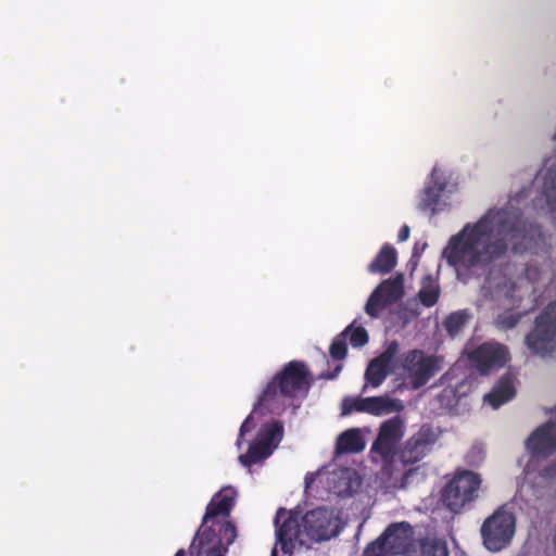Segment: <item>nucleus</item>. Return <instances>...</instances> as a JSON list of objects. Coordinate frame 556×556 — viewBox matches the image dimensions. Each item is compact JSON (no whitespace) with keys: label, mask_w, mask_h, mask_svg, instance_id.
Listing matches in <instances>:
<instances>
[{"label":"nucleus","mask_w":556,"mask_h":556,"mask_svg":"<svg viewBox=\"0 0 556 556\" xmlns=\"http://www.w3.org/2000/svg\"><path fill=\"white\" fill-rule=\"evenodd\" d=\"M546 201L556 211V167L549 168L544 178Z\"/></svg>","instance_id":"obj_28"},{"label":"nucleus","mask_w":556,"mask_h":556,"mask_svg":"<svg viewBox=\"0 0 556 556\" xmlns=\"http://www.w3.org/2000/svg\"><path fill=\"white\" fill-rule=\"evenodd\" d=\"M397 351H399V343L396 341H391L389 343V345L387 346V349L377 357L390 366V364L393 361L394 356L396 355Z\"/></svg>","instance_id":"obj_32"},{"label":"nucleus","mask_w":556,"mask_h":556,"mask_svg":"<svg viewBox=\"0 0 556 556\" xmlns=\"http://www.w3.org/2000/svg\"><path fill=\"white\" fill-rule=\"evenodd\" d=\"M419 315V312L417 309L409 311V317L416 318Z\"/></svg>","instance_id":"obj_42"},{"label":"nucleus","mask_w":556,"mask_h":556,"mask_svg":"<svg viewBox=\"0 0 556 556\" xmlns=\"http://www.w3.org/2000/svg\"><path fill=\"white\" fill-rule=\"evenodd\" d=\"M469 317L470 314L467 309H459L451 313L443 323L446 332L451 337L457 336L468 321Z\"/></svg>","instance_id":"obj_25"},{"label":"nucleus","mask_w":556,"mask_h":556,"mask_svg":"<svg viewBox=\"0 0 556 556\" xmlns=\"http://www.w3.org/2000/svg\"><path fill=\"white\" fill-rule=\"evenodd\" d=\"M403 282L404 280H381L366 302V314L378 318L387 307L397 303L404 295Z\"/></svg>","instance_id":"obj_11"},{"label":"nucleus","mask_w":556,"mask_h":556,"mask_svg":"<svg viewBox=\"0 0 556 556\" xmlns=\"http://www.w3.org/2000/svg\"><path fill=\"white\" fill-rule=\"evenodd\" d=\"M408 556H448L444 541L438 539H422L418 542V549H413Z\"/></svg>","instance_id":"obj_24"},{"label":"nucleus","mask_w":556,"mask_h":556,"mask_svg":"<svg viewBox=\"0 0 556 556\" xmlns=\"http://www.w3.org/2000/svg\"><path fill=\"white\" fill-rule=\"evenodd\" d=\"M414 536L413 527L406 522H392L384 531L364 548V556H393L410 554Z\"/></svg>","instance_id":"obj_4"},{"label":"nucleus","mask_w":556,"mask_h":556,"mask_svg":"<svg viewBox=\"0 0 556 556\" xmlns=\"http://www.w3.org/2000/svg\"><path fill=\"white\" fill-rule=\"evenodd\" d=\"M341 369H342V365H337L333 372L321 374L320 378H325V379H329V380L334 379L338 376V374L341 371Z\"/></svg>","instance_id":"obj_38"},{"label":"nucleus","mask_w":556,"mask_h":556,"mask_svg":"<svg viewBox=\"0 0 556 556\" xmlns=\"http://www.w3.org/2000/svg\"><path fill=\"white\" fill-rule=\"evenodd\" d=\"M403 435L404 425L400 417L395 416L383 421L371 445V453L378 454L384 460L392 459Z\"/></svg>","instance_id":"obj_12"},{"label":"nucleus","mask_w":556,"mask_h":556,"mask_svg":"<svg viewBox=\"0 0 556 556\" xmlns=\"http://www.w3.org/2000/svg\"><path fill=\"white\" fill-rule=\"evenodd\" d=\"M389 367L390 366L388 364L378 357L371 359L365 371L366 384L364 386L363 391H365L367 384L372 388L381 386L389 375Z\"/></svg>","instance_id":"obj_23"},{"label":"nucleus","mask_w":556,"mask_h":556,"mask_svg":"<svg viewBox=\"0 0 556 556\" xmlns=\"http://www.w3.org/2000/svg\"><path fill=\"white\" fill-rule=\"evenodd\" d=\"M402 369L413 389L424 387L440 369L438 357L426 356L420 350H412L404 354Z\"/></svg>","instance_id":"obj_9"},{"label":"nucleus","mask_w":556,"mask_h":556,"mask_svg":"<svg viewBox=\"0 0 556 556\" xmlns=\"http://www.w3.org/2000/svg\"><path fill=\"white\" fill-rule=\"evenodd\" d=\"M507 359V348L500 343L485 342L469 354L471 365L482 375L503 367Z\"/></svg>","instance_id":"obj_14"},{"label":"nucleus","mask_w":556,"mask_h":556,"mask_svg":"<svg viewBox=\"0 0 556 556\" xmlns=\"http://www.w3.org/2000/svg\"><path fill=\"white\" fill-rule=\"evenodd\" d=\"M311 387V372L304 362L291 361L267 383L263 393L254 405L253 412L267 407L279 394L293 399L302 392H307Z\"/></svg>","instance_id":"obj_2"},{"label":"nucleus","mask_w":556,"mask_h":556,"mask_svg":"<svg viewBox=\"0 0 556 556\" xmlns=\"http://www.w3.org/2000/svg\"><path fill=\"white\" fill-rule=\"evenodd\" d=\"M493 281L494 280H491V279L485 280V283L483 285L482 288L485 289V290L491 289L493 287V283H492Z\"/></svg>","instance_id":"obj_41"},{"label":"nucleus","mask_w":556,"mask_h":556,"mask_svg":"<svg viewBox=\"0 0 556 556\" xmlns=\"http://www.w3.org/2000/svg\"><path fill=\"white\" fill-rule=\"evenodd\" d=\"M516 532V516L505 506L498 507L481 526L483 546L493 553L506 548Z\"/></svg>","instance_id":"obj_5"},{"label":"nucleus","mask_w":556,"mask_h":556,"mask_svg":"<svg viewBox=\"0 0 556 556\" xmlns=\"http://www.w3.org/2000/svg\"><path fill=\"white\" fill-rule=\"evenodd\" d=\"M482 478L468 469H456L440 491V501L453 514H460L478 500Z\"/></svg>","instance_id":"obj_3"},{"label":"nucleus","mask_w":556,"mask_h":556,"mask_svg":"<svg viewBox=\"0 0 556 556\" xmlns=\"http://www.w3.org/2000/svg\"><path fill=\"white\" fill-rule=\"evenodd\" d=\"M394 278H397V279H401V278H404V274H397Z\"/></svg>","instance_id":"obj_44"},{"label":"nucleus","mask_w":556,"mask_h":556,"mask_svg":"<svg viewBox=\"0 0 556 556\" xmlns=\"http://www.w3.org/2000/svg\"><path fill=\"white\" fill-rule=\"evenodd\" d=\"M224 532H225V534L230 533L231 538H235V535H236V527L231 522H226L224 525Z\"/></svg>","instance_id":"obj_39"},{"label":"nucleus","mask_w":556,"mask_h":556,"mask_svg":"<svg viewBox=\"0 0 556 556\" xmlns=\"http://www.w3.org/2000/svg\"><path fill=\"white\" fill-rule=\"evenodd\" d=\"M526 448L533 458H546L556 452V425L547 421L538 427L526 441Z\"/></svg>","instance_id":"obj_15"},{"label":"nucleus","mask_w":556,"mask_h":556,"mask_svg":"<svg viewBox=\"0 0 556 556\" xmlns=\"http://www.w3.org/2000/svg\"><path fill=\"white\" fill-rule=\"evenodd\" d=\"M429 283L424 286L417 293V298L425 307L434 306L440 298L441 289L438 280H428Z\"/></svg>","instance_id":"obj_26"},{"label":"nucleus","mask_w":556,"mask_h":556,"mask_svg":"<svg viewBox=\"0 0 556 556\" xmlns=\"http://www.w3.org/2000/svg\"><path fill=\"white\" fill-rule=\"evenodd\" d=\"M522 231L521 222L507 213H488L453 235L443 249L442 257L459 278L463 273L473 268L484 269L503 258L508 250L506 239L523 238Z\"/></svg>","instance_id":"obj_1"},{"label":"nucleus","mask_w":556,"mask_h":556,"mask_svg":"<svg viewBox=\"0 0 556 556\" xmlns=\"http://www.w3.org/2000/svg\"><path fill=\"white\" fill-rule=\"evenodd\" d=\"M350 343L353 348H362L368 343L369 336L364 327L351 328L350 330Z\"/></svg>","instance_id":"obj_31"},{"label":"nucleus","mask_w":556,"mask_h":556,"mask_svg":"<svg viewBox=\"0 0 556 556\" xmlns=\"http://www.w3.org/2000/svg\"><path fill=\"white\" fill-rule=\"evenodd\" d=\"M523 285H517L516 280H502L495 286V290L492 293V299L504 305L511 307H519L523 301V296L520 294L521 290L533 293L535 287V280H522Z\"/></svg>","instance_id":"obj_16"},{"label":"nucleus","mask_w":556,"mask_h":556,"mask_svg":"<svg viewBox=\"0 0 556 556\" xmlns=\"http://www.w3.org/2000/svg\"><path fill=\"white\" fill-rule=\"evenodd\" d=\"M435 441L437 434L432 427L422 425L420 429L406 441L400 454L401 462L404 465L418 463L431 451Z\"/></svg>","instance_id":"obj_13"},{"label":"nucleus","mask_w":556,"mask_h":556,"mask_svg":"<svg viewBox=\"0 0 556 556\" xmlns=\"http://www.w3.org/2000/svg\"><path fill=\"white\" fill-rule=\"evenodd\" d=\"M282 435L283 427L279 421L263 425L247 453L239 456L240 464L244 467H251L268 458L282 440Z\"/></svg>","instance_id":"obj_6"},{"label":"nucleus","mask_w":556,"mask_h":556,"mask_svg":"<svg viewBox=\"0 0 556 556\" xmlns=\"http://www.w3.org/2000/svg\"><path fill=\"white\" fill-rule=\"evenodd\" d=\"M191 556H222V554L217 548H211L206 552L200 549L197 554H191Z\"/></svg>","instance_id":"obj_36"},{"label":"nucleus","mask_w":556,"mask_h":556,"mask_svg":"<svg viewBox=\"0 0 556 556\" xmlns=\"http://www.w3.org/2000/svg\"><path fill=\"white\" fill-rule=\"evenodd\" d=\"M302 526L306 538L316 542L329 540L339 533L338 519L333 511L323 507L305 513Z\"/></svg>","instance_id":"obj_10"},{"label":"nucleus","mask_w":556,"mask_h":556,"mask_svg":"<svg viewBox=\"0 0 556 556\" xmlns=\"http://www.w3.org/2000/svg\"><path fill=\"white\" fill-rule=\"evenodd\" d=\"M365 441L359 432V429L352 428L343 431L337 439L336 453L337 454H355L365 448Z\"/></svg>","instance_id":"obj_21"},{"label":"nucleus","mask_w":556,"mask_h":556,"mask_svg":"<svg viewBox=\"0 0 556 556\" xmlns=\"http://www.w3.org/2000/svg\"><path fill=\"white\" fill-rule=\"evenodd\" d=\"M366 413L374 416H381L393 412H400L403 404L397 399H391L388 395L365 397Z\"/></svg>","instance_id":"obj_22"},{"label":"nucleus","mask_w":556,"mask_h":556,"mask_svg":"<svg viewBox=\"0 0 556 556\" xmlns=\"http://www.w3.org/2000/svg\"><path fill=\"white\" fill-rule=\"evenodd\" d=\"M274 525L276 527V540L285 554H292L295 545L306 544V534L300 525L298 513L280 507L276 511Z\"/></svg>","instance_id":"obj_8"},{"label":"nucleus","mask_w":556,"mask_h":556,"mask_svg":"<svg viewBox=\"0 0 556 556\" xmlns=\"http://www.w3.org/2000/svg\"><path fill=\"white\" fill-rule=\"evenodd\" d=\"M516 394L514 381L510 375L506 374L495 387L484 395V401L489 403L493 408H498L501 405L510 401Z\"/></svg>","instance_id":"obj_20"},{"label":"nucleus","mask_w":556,"mask_h":556,"mask_svg":"<svg viewBox=\"0 0 556 556\" xmlns=\"http://www.w3.org/2000/svg\"><path fill=\"white\" fill-rule=\"evenodd\" d=\"M410 229L407 225H403L397 233V241L404 242L409 238Z\"/></svg>","instance_id":"obj_35"},{"label":"nucleus","mask_w":556,"mask_h":556,"mask_svg":"<svg viewBox=\"0 0 556 556\" xmlns=\"http://www.w3.org/2000/svg\"><path fill=\"white\" fill-rule=\"evenodd\" d=\"M271 556H277L276 549H273Z\"/></svg>","instance_id":"obj_45"},{"label":"nucleus","mask_w":556,"mask_h":556,"mask_svg":"<svg viewBox=\"0 0 556 556\" xmlns=\"http://www.w3.org/2000/svg\"><path fill=\"white\" fill-rule=\"evenodd\" d=\"M418 261H419V252L417 250V244H415L412 257L408 262V264L412 266V269H415V267L418 264Z\"/></svg>","instance_id":"obj_37"},{"label":"nucleus","mask_w":556,"mask_h":556,"mask_svg":"<svg viewBox=\"0 0 556 556\" xmlns=\"http://www.w3.org/2000/svg\"><path fill=\"white\" fill-rule=\"evenodd\" d=\"M526 343L535 353L546 354L556 350V301L536 317L534 329L527 334Z\"/></svg>","instance_id":"obj_7"},{"label":"nucleus","mask_w":556,"mask_h":556,"mask_svg":"<svg viewBox=\"0 0 556 556\" xmlns=\"http://www.w3.org/2000/svg\"><path fill=\"white\" fill-rule=\"evenodd\" d=\"M254 427H255V424L253 421L252 416L250 415L243 420V422L241 424L240 429H239V437L237 440V446L239 448L241 446L242 439L245 435V433L250 432L252 429H254Z\"/></svg>","instance_id":"obj_33"},{"label":"nucleus","mask_w":556,"mask_h":556,"mask_svg":"<svg viewBox=\"0 0 556 556\" xmlns=\"http://www.w3.org/2000/svg\"><path fill=\"white\" fill-rule=\"evenodd\" d=\"M365 397H344L341 404L342 415H350L353 412H365L366 404Z\"/></svg>","instance_id":"obj_30"},{"label":"nucleus","mask_w":556,"mask_h":556,"mask_svg":"<svg viewBox=\"0 0 556 556\" xmlns=\"http://www.w3.org/2000/svg\"><path fill=\"white\" fill-rule=\"evenodd\" d=\"M396 264V249L390 243H384L372 261L368 264L367 271L370 275L386 276L395 268Z\"/></svg>","instance_id":"obj_19"},{"label":"nucleus","mask_w":556,"mask_h":556,"mask_svg":"<svg viewBox=\"0 0 556 556\" xmlns=\"http://www.w3.org/2000/svg\"><path fill=\"white\" fill-rule=\"evenodd\" d=\"M445 188V179L440 178L438 170L434 168L430 175V180L420 192L418 208L422 212H430L431 215L437 214L438 205Z\"/></svg>","instance_id":"obj_17"},{"label":"nucleus","mask_w":556,"mask_h":556,"mask_svg":"<svg viewBox=\"0 0 556 556\" xmlns=\"http://www.w3.org/2000/svg\"><path fill=\"white\" fill-rule=\"evenodd\" d=\"M236 495V490L231 486L224 488L217 492L206 506L202 527L217 516H228L235 506Z\"/></svg>","instance_id":"obj_18"},{"label":"nucleus","mask_w":556,"mask_h":556,"mask_svg":"<svg viewBox=\"0 0 556 556\" xmlns=\"http://www.w3.org/2000/svg\"><path fill=\"white\" fill-rule=\"evenodd\" d=\"M212 533V530L210 528L204 529L200 536V544L202 545L204 540H208V535Z\"/></svg>","instance_id":"obj_40"},{"label":"nucleus","mask_w":556,"mask_h":556,"mask_svg":"<svg viewBox=\"0 0 556 556\" xmlns=\"http://www.w3.org/2000/svg\"><path fill=\"white\" fill-rule=\"evenodd\" d=\"M352 325L348 326L340 334H338L330 344V356L336 361H343L348 355L346 336Z\"/></svg>","instance_id":"obj_27"},{"label":"nucleus","mask_w":556,"mask_h":556,"mask_svg":"<svg viewBox=\"0 0 556 556\" xmlns=\"http://www.w3.org/2000/svg\"><path fill=\"white\" fill-rule=\"evenodd\" d=\"M540 476L544 479H554L556 477V465L551 464V465L544 467L540 471Z\"/></svg>","instance_id":"obj_34"},{"label":"nucleus","mask_w":556,"mask_h":556,"mask_svg":"<svg viewBox=\"0 0 556 556\" xmlns=\"http://www.w3.org/2000/svg\"><path fill=\"white\" fill-rule=\"evenodd\" d=\"M174 556H186V552L184 549H179Z\"/></svg>","instance_id":"obj_43"},{"label":"nucleus","mask_w":556,"mask_h":556,"mask_svg":"<svg viewBox=\"0 0 556 556\" xmlns=\"http://www.w3.org/2000/svg\"><path fill=\"white\" fill-rule=\"evenodd\" d=\"M535 307V304H531L528 308H526L522 313H505V314H502V315H498L497 317V324L503 328V329H513L514 327L517 326V324L519 323L520 318L529 313L530 311H533Z\"/></svg>","instance_id":"obj_29"}]
</instances>
